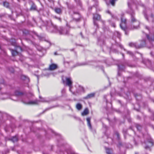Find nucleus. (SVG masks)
Returning <instances> with one entry per match:
<instances>
[{
	"label": "nucleus",
	"instance_id": "obj_1",
	"mask_svg": "<svg viewBox=\"0 0 154 154\" xmlns=\"http://www.w3.org/2000/svg\"><path fill=\"white\" fill-rule=\"evenodd\" d=\"M51 25V29L53 28L54 30L53 31L54 32H58L60 34H68V31L66 30L65 29H63V28L60 27L59 29H57L56 26L55 25H53L52 23L50 21V23H48V25Z\"/></svg>",
	"mask_w": 154,
	"mask_h": 154
},
{
	"label": "nucleus",
	"instance_id": "obj_2",
	"mask_svg": "<svg viewBox=\"0 0 154 154\" xmlns=\"http://www.w3.org/2000/svg\"><path fill=\"white\" fill-rule=\"evenodd\" d=\"M23 93V92H20L18 91H16L15 92V95L11 96L9 98L14 101H17L18 100V97L22 96Z\"/></svg>",
	"mask_w": 154,
	"mask_h": 154
},
{
	"label": "nucleus",
	"instance_id": "obj_3",
	"mask_svg": "<svg viewBox=\"0 0 154 154\" xmlns=\"http://www.w3.org/2000/svg\"><path fill=\"white\" fill-rule=\"evenodd\" d=\"M154 145V141L152 139H150L147 141L145 143V145L143 146L145 149H147L149 148L150 147H151Z\"/></svg>",
	"mask_w": 154,
	"mask_h": 154
},
{
	"label": "nucleus",
	"instance_id": "obj_4",
	"mask_svg": "<svg viewBox=\"0 0 154 154\" xmlns=\"http://www.w3.org/2000/svg\"><path fill=\"white\" fill-rule=\"evenodd\" d=\"M66 85L69 87V91L72 92L71 89L72 87V82L70 77L66 78Z\"/></svg>",
	"mask_w": 154,
	"mask_h": 154
},
{
	"label": "nucleus",
	"instance_id": "obj_5",
	"mask_svg": "<svg viewBox=\"0 0 154 154\" xmlns=\"http://www.w3.org/2000/svg\"><path fill=\"white\" fill-rule=\"evenodd\" d=\"M39 101L37 100H35L34 101H30L29 102H23L26 104L29 105H36L38 103Z\"/></svg>",
	"mask_w": 154,
	"mask_h": 154
},
{
	"label": "nucleus",
	"instance_id": "obj_6",
	"mask_svg": "<svg viewBox=\"0 0 154 154\" xmlns=\"http://www.w3.org/2000/svg\"><path fill=\"white\" fill-rule=\"evenodd\" d=\"M126 20H121V23L120 24L121 28L124 30L126 27Z\"/></svg>",
	"mask_w": 154,
	"mask_h": 154
},
{
	"label": "nucleus",
	"instance_id": "obj_7",
	"mask_svg": "<svg viewBox=\"0 0 154 154\" xmlns=\"http://www.w3.org/2000/svg\"><path fill=\"white\" fill-rule=\"evenodd\" d=\"M57 64L53 63L50 65L49 69L50 70H53L57 69Z\"/></svg>",
	"mask_w": 154,
	"mask_h": 154
},
{
	"label": "nucleus",
	"instance_id": "obj_8",
	"mask_svg": "<svg viewBox=\"0 0 154 154\" xmlns=\"http://www.w3.org/2000/svg\"><path fill=\"white\" fill-rule=\"evenodd\" d=\"M95 93H93L88 94L85 97V99H88L94 97L95 96Z\"/></svg>",
	"mask_w": 154,
	"mask_h": 154
},
{
	"label": "nucleus",
	"instance_id": "obj_9",
	"mask_svg": "<svg viewBox=\"0 0 154 154\" xmlns=\"http://www.w3.org/2000/svg\"><path fill=\"white\" fill-rule=\"evenodd\" d=\"M148 39L150 41H154V35L152 34H149L147 35Z\"/></svg>",
	"mask_w": 154,
	"mask_h": 154
},
{
	"label": "nucleus",
	"instance_id": "obj_10",
	"mask_svg": "<svg viewBox=\"0 0 154 154\" xmlns=\"http://www.w3.org/2000/svg\"><path fill=\"white\" fill-rule=\"evenodd\" d=\"M88 110L87 108L85 109L83 112L82 113V116H85L88 113Z\"/></svg>",
	"mask_w": 154,
	"mask_h": 154
},
{
	"label": "nucleus",
	"instance_id": "obj_11",
	"mask_svg": "<svg viewBox=\"0 0 154 154\" xmlns=\"http://www.w3.org/2000/svg\"><path fill=\"white\" fill-rule=\"evenodd\" d=\"M93 18V19H100L101 18V17L100 15L98 14H96L94 15Z\"/></svg>",
	"mask_w": 154,
	"mask_h": 154
},
{
	"label": "nucleus",
	"instance_id": "obj_12",
	"mask_svg": "<svg viewBox=\"0 0 154 154\" xmlns=\"http://www.w3.org/2000/svg\"><path fill=\"white\" fill-rule=\"evenodd\" d=\"M90 118H88L87 119V124L88 126L89 127L90 129L91 128V126L90 123Z\"/></svg>",
	"mask_w": 154,
	"mask_h": 154
},
{
	"label": "nucleus",
	"instance_id": "obj_13",
	"mask_svg": "<svg viewBox=\"0 0 154 154\" xmlns=\"http://www.w3.org/2000/svg\"><path fill=\"white\" fill-rule=\"evenodd\" d=\"M76 107L78 110H80L82 107V106L81 104L78 103L76 104Z\"/></svg>",
	"mask_w": 154,
	"mask_h": 154
},
{
	"label": "nucleus",
	"instance_id": "obj_14",
	"mask_svg": "<svg viewBox=\"0 0 154 154\" xmlns=\"http://www.w3.org/2000/svg\"><path fill=\"white\" fill-rule=\"evenodd\" d=\"M55 11L57 13L60 14L61 13V9L59 8H56L54 9Z\"/></svg>",
	"mask_w": 154,
	"mask_h": 154
},
{
	"label": "nucleus",
	"instance_id": "obj_15",
	"mask_svg": "<svg viewBox=\"0 0 154 154\" xmlns=\"http://www.w3.org/2000/svg\"><path fill=\"white\" fill-rule=\"evenodd\" d=\"M106 152L107 154H112V150L111 149L106 148Z\"/></svg>",
	"mask_w": 154,
	"mask_h": 154
},
{
	"label": "nucleus",
	"instance_id": "obj_16",
	"mask_svg": "<svg viewBox=\"0 0 154 154\" xmlns=\"http://www.w3.org/2000/svg\"><path fill=\"white\" fill-rule=\"evenodd\" d=\"M36 6L34 4H33L31 8H30V10L32 11V10H35L36 9Z\"/></svg>",
	"mask_w": 154,
	"mask_h": 154
},
{
	"label": "nucleus",
	"instance_id": "obj_17",
	"mask_svg": "<svg viewBox=\"0 0 154 154\" xmlns=\"http://www.w3.org/2000/svg\"><path fill=\"white\" fill-rule=\"evenodd\" d=\"M18 140V137L17 136H15V137H13L12 139H11V140L13 142H16Z\"/></svg>",
	"mask_w": 154,
	"mask_h": 154
},
{
	"label": "nucleus",
	"instance_id": "obj_18",
	"mask_svg": "<svg viewBox=\"0 0 154 154\" xmlns=\"http://www.w3.org/2000/svg\"><path fill=\"white\" fill-rule=\"evenodd\" d=\"M3 5L6 8H8L9 5V4L8 2H5L3 3Z\"/></svg>",
	"mask_w": 154,
	"mask_h": 154
},
{
	"label": "nucleus",
	"instance_id": "obj_19",
	"mask_svg": "<svg viewBox=\"0 0 154 154\" xmlns=\"http://www.w3.org/2000/svg\"><path fill=\"white\" fill-rule=\"evenodd\" d=\"M11 53L13 56H15L17 54V52L16 51L12 50L11 51Z\"/></svg>",
	"mask_w": 154,
	"mask_h": 154
},
{
	"label": "nucleus",
	"instance_id": "obj_20",
	"mask_svg": "<svg viewBox=\"0 0 154 154\" xmlns=\"http://www.w3.org/2000/svg\"><path fill=\"white\" fill-rule=\"evenodd\" d=\"M117 0H110V2L112 6H114L115 2Z\"/></svg>",
	"mask_w": 154,
	"mask_h": 154
},
{
	"label": "nucleus",
	"instance_id": "obj_21",
	"mask_svg": "<svg viewBox=\"0 0 154 154\" xmlns=\"http://www.w3.org/2000/svg\"><path fill=\"white\" fill-rule=\"evenodd\" d=\"M129 45L131 47H136V44L135 43H131L129 44Z\"/></svg>",
	"mask_w": 154,
	"mask_h": 154
},
{
	"label": "nucleus",
	"instance_id": "obj_22",
	"mask_svg": "<svg viewBox=\"0 0 154 154\" xmlns=\"http://www.w3.org/2000/svg\"><path fill=\"white\" fill-rule=\"evenodd\" d=\"M136 127L137 129L139 130H140L141 128V126L139 125H137Z\"/></svg>",
	"mask_w": 154,
	"mask_h": 154
},
{
	"label": "nucleus",
	"instance_id": "obj_23",
	"mask_svg": "<svg viewBox=\"0 0 154 154\" xmlns=\"http://www.w3.org/2000/svg\"><path fill=\"white\" fill-rule=\"evenodd\" d=\"M127 53L128 54L130 55L131 56H133V53L130 51H128Z\"/></svg>",
	"mask_w": 154,
	"mask_h": 154
},
{
	"label": "nucleus",
	"instance_id": "obj_24",
	"mask_svg": "<svg viewBox=\"0 0 154 154\" xmlns=\"http://www.w3.org/2000/svg\"><path fill=\"white\" fill-rule=\"evenodd\" d=\"M150 16L152 18L154 19V13H152Z\"/></svg>",
	"mask_w": 154,
	"mask_h": 154
},
{
	"label": "nucleus",
	"instance_id": "obj_25",
	"mask_svg": "<svg viewBox=\"0 0 154 154\" xmlns=\"http://www.w3.org/2000/svg\"><path fill=\"white\" fill-rule=\"evenodd\" d=\"M35 34L37 36V37L40 40H42V37L40 36H38V35H37V34L35 32Z\"/></svg>",
	"mask_w": 154,
	"mask_h": 154
},
{
	"label": "nucleus",
	"instance_id": "obj_26",
	"mask_svg": "<svg viewBox=\"0 0 154 154\" xmlns=\"http://www.w3.org/2000/svg\"><path fill=\"white\" fill-rule=\"evenodd\" d=\"M144 16H145V18H146V19L148 18L147 17V16L145 14V13H144Z\"/></svg>",
	"mask_w": 154,
	"mask_h": 154
},
{
	"label": "nucleus",
	"instance_id": "obj_27",
	"mask_svg": "<svg viewBox=\"0 0 154 154\" xmlns=\"http://www.w3.org/2000/svg\"><path fill=\"white\" fill-rule=\"evenodd\" d=\"M96 21H95L94 20V25H96ZM96 25H97L96 24Z\"/></svg>",
	"mask_w": 154,
	"mask_h": 154
},
{
	"label": "nucleus",
	"instance_id": "obj_28",
	"mask_svg": "<svg viewBox=\"0 0 154 154\" xmlns=\"http://www.w3.org/2000/svg\"><path fill=\"white\" fill-rule=\"evenodd\" d=\"M115 26H115V24H113V27H115Z\"/></svg>",
	"mask_w": 154,
	"mask_h": 154
},
{
	"label": "nucleus",
	"instance_id": "obj_29",
	"mask_svg": "<svg viewBox=\"0 0 154 154\" xmlns=\"http://www.w3.org/2000/svg\"><path fill=\"white\" fill-rule=\"evenodd\" d=\"M41 101L42 102H45V100H41Z\"/></svg>",
	"mask_w": 154,
	"mask_h": 154
},
{
	"label": "nucleus",
	"instance_id": "obj_30",
	"mask_svg": "<svg viewBox=\"0 0 154 154\" xmlns=\"http://www.w3.org/2000/svg\"><path fill=\"white\" fill-rule=\"evenodd\" d=\"M107 12L108 13H109V14H110V11H107Z\"/></svg>",
	"mask_w": 154,
	"mask_h": 154
},
{
	"label": "nucleus",
	"instance_id": "obj_31",
	"mask_svg": "<svg viewBox=\"0 0 154 154\" xmlns=\"http://www.w3.org/2000/svg\"><path fill=\"white\" fill-rule=\"evenodd\" d=\"M18 48H19L20 50H21V48H20V47H18Z\"/></svg>",
	"mask_w": 154,
	"mask_h": 154
},
{
	"label": "nucleus",
	"instance_id": "obj_32",
	"mask_svg": "<svg viewBox=\"0 0 154 154\" xmlns=\"http://www.w3.org/2000/svg\"><path fill=\"white\" fill-rule=\"evenodd\" d=\"M153 116H154V114H153ZM152 119L153 120H154V118H152Z\"/></svg>",
	"mask_w": 154,
	"mask_h": 154
},
{
	"label": "nucleus",
	"instance_id": "obj_33",
	"mask_svg": "<svg viewBox=\"0 0 154 154\" xmlns=\"http://www.w3.org/2000/svg\"><path fill=\"white\" fill-rule=\"evenodd\" d=\"M54 54H55V55H56V52H55V53H54Z\"/></svg>",
	"mask_w": 154,
	"mask_h": 154
},
{
	"label": "nucleus",
	"instance_id": "obj_34",
	"mask_svg": "<svg viewBox=\"0 0 154 154\" xmlns=\"http://www.w3.org/2000/svg\"><path fill=\"white\" fill-rule=\"evenodd\" d=\"M135 154H138V153H135Z\"/></svg>",
	"mask_w": 154,
	"mask_h": 154
},
{
	"label": "nucleus",
	"instance_id": "obj_35",
	"mask_svg": "<svg viewBox=\"0 0 154 154\" xmlns=\"http://www.w3.org/2000/svg\"><path fill=\"white\" fill-rule=\"evenodd\" d=\"M135 20H133V21H134Z\"/></svg>",
	"mask_w": 154,
	"mask_h": 154
},
{
	"label": "nucleus",
	"instance_id": "obj_36",
	"mask_svg": "<svg viewBox=\"0 0 154 154\" xmlns=\"http://www.w3.org/2000/svg\"><path fill=\"white\" fill-rule=\"evenodd\" d=\"M146 28L148 29L147 27H146Z\"/></svg>",
	"mask_w": 154,
	"mask_h": 154
},
{
	"label": "nucleus",
	"instance_id": "obj_37",
	"mask_svg": "<svg viewBox=\"0 0 154 154\" xmlns=\"http://www.w3.org/2000/svg\"><path fill=\"white\" fill-rule=\"evenodd\" d=\"M1 89V88H0V90Z\"/></svg>",
	"mask_w": 154,
	"mask_h": 154
}]
</instances>
